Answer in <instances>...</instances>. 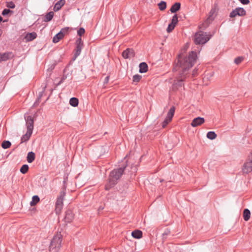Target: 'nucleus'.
I'll list each match as a JSON object with an SVG mask.
<instances>
[{
	"label": "nucleus",
	"instance_id": "nucleus-23",
	"mask_svg": "<svg viewBox=\"0 0 252 252\" xmlns=\"http://www.w3.org/2000/svg\"><path fill=\"white\" fill-rule=\"evenodd\" d=\"M83 46V45L76 44V48L75 49L74 54L75 58H77L79 55H80Z\"/></svg>",
	"mask_w": 252,
	"mask_h": 252
},
{
	"label": "nucleus",
	"instance_id": "nucleus-19",
	"mask_svg": "<svg viewBox=\"0 0 252 252\" xmlns=\"http://www.w3.org/2000/svg\"><path fill=\"white\" fill-rule=\"evenodd\" d=\"M132 236L136 239H140L142 237V232L139 230H135L132 232Z\"/></svg>",
	"mask_w": 252,
	"mask_h": 252
},
{
	"label": "nucleus",
	"instance_id": "nucleus-40",
	"mask_svg": "<svg viewBox=\"0 0 252 252\" xmlns=\"http://www.w3.org/2000/svg\"><path fill=\"white\" fill-rule=\"evenodd\" d=\"M7 6L11 8H14L15 6L14 3L12 2H10L8 3Z\"/></svg>",
	"mask_w": 252,
	"mask_h": 252
},
{
	"label": "nucleus",
	"instance_id": "nucleus-16",
	"mask_svg": "<svg viewBox=\"0 0 252 252\" xmlns=\"http://www.w3.org/2000/svg\"><path fill=\"white\" fill-rule=\"evenodd\" d=\"M32 133V131L27 130L26 133L22 136L21 143H22L28 141L31 137Z\"/></svg>",
	"mask_w": 252,
	"mask_h": 252
},
{
	"label": "nucleus",
	"instance_id": "nucleus-41",
	"mask_svg": "<svg viewBox=\"0 0 252 252\" xmlns=\"http://www.w3.org/2000/svg\"><path fill=\"white\" fill-rule=\"evenodd\" d=\"M109 76H107V77H105V78L104 79V84H107L108 82H109Z\"/></svg>",
	"mask_w": 252,
	"mask_h": 252
},
{
	"label": "nucleus",
	"instance_id": "nucleus-38",
	"mask_svg": "<svg viewBox=\"0 0 252 252\" xmlns=\"http://www.w3.org/2000/svg\"><path fill=\"white\" fill-rule=\"evenodd\" d=\"M76 44L83 45V42L81 37H79L77 39V40L76 41Z\"/></svg>",
	"mask_w": 252,
	"mask_h": 252
},
{
	"label": "nucleus",
	"instance_id": "nucleus-9",
	"mask_svg": "<svg viewBox=\"0 0 252 252\" xmlns=\"http://www.w3.org/2000/svg\"><path fill=\"white\" fill-rule=\"evenodd\" d=\"M246 11L242 7H238L233 10L230 13V18H234L236 16H245L246 15Z\"/></svg>",
	"mask_w": 252,
	"mask_h": 252
},
{
	"label": "nucleus",
	"instance_id": "nucleus-24",
	"mask_svg": "<svg viewBox=\"0 0 252 252\" xmlns=\"http://www.w3.org/2000/svg\"><path fill=\"white\" fill-rule=\"evenodd\" d=\"M250 216L251 212L250 210L248 209H244L243 212V218L244 220L245 221H248L250 219Z\"/></svg>",
	"mask_w": 252,
	"mask_h": 252
},
{
	"label": "nucleus",
	"instance_id": "nucleus-20",
	"mask_svg": "<svg viewBox=\"0 0 252 252\" xmlns=\"http://www.w3.org/2000/svg\"><path fill=\"white\" fill-rule=\"evenodd\" d=\"M35 158V154L32 152H30L28 154L27 160L29 163L33 162Z\"/></svg>",
	"mask_w": 252,
	"mask_h": 252
},
{
	"label": "nucleus",
	"instance_id": "nucleus-18",
	"mask_svg": "<svg viewBox=\"0 0 252 252\" xmlns=\"http://www.w3.org/2000/svg\"><path fill=\"white\" fill-rule=\"evenodd\" d=\"M65 0H60L58 1L54 7V10L55 11H57L59 10L61 7L64 4Z\"/></svg>",
	"mask_w": 252,
	"mask_h": 252
},
{
	"label": "nucleus",
	"instance_id": "nucleus-36",
	"mask_svg": "<svg viewBox=\"0 0 252 252\" xmlns=\"http://www.w3.org/2000/svg\"><path fill=\"white\" fill-rule=\"evenodd\" d=\"M10 12H12V11L9 10V9H4L2 12V14L3 15V16H5V15H7L8 13H9Z\"/></svg>",
	"mask_w": 252,
	"mask_h": 252
},
{
	"label": "nucleus",
	"instance_id": "nucleus-46",
	"mask_svg": "<svg viewBox=\"0 0 252 252\" xmlns=\"http://www.w3.org/2000/svg\"><path fill=\"white\" fill-rule=\"evenodd\" d=\"M2 18L1 16H0V22L2 21Z\"/></svg>",
	"mask_w": 252,
	"mask_h": 252
},
{
	"label": "nucleus",
	"instance_id": "nucleus-7",
	"mask_svg": "<svg viewBox=\"0 0 252 252\" xmlns=\"http://www.w3.org/2000/svg\"><path fill=\"white\" fill-rule=\"evenodd\" d=\"M252 171V151L242 167L244 173H249Z\"/></svg>",
	"mask_w": 252,
	"mask_h": 252
},
{
	"label": "nucleus",
	"instance_id": "nucleus-11",
	"mask_svg": "<svg viewBox=\"0 0 252 252\" xmlns=\"http://www.w3.org/2000/svg\"><path fill=\"white\" fill-rule=\"evenodd\" d=\"M122 56L125 59H130L135 56V53L132 49L127 48L122 53Z\"/></svg>",
	"mask_w": 252,
	"mask_h": 252
},
{
	"label": "nucleus",
	"instance_id": "nucleus-4",
	"mask_svg": "<svg viewBox=\"0 0 252 252\" xmlns=\"http://www.w3.org/2000/svg\"><path fill=\"white\" fill-rule=\"evenodd\" d=\"M211 35L206 32L199 31L195 33L194 37V42L196 44H204L211 38Z\"/></svg>",
	"mask_w": 252,
	"mask_h": 252
},
{
	"label": "nucleus",
	"instance_id": "nucleus-37",
	"mask_svg": "<svg viewBox=\"0 0 252 252\" xmlns=\"http://www.w3.org/2000/svg\"><path fill=\"white\" fill-rule=\"evenodd\" d=\"M171 21L173 22V23H175L176 24H177L178 22V16L177 14L174 15L172 18Z\"/></svg>",
	"mask_w": 252,
	"mask_h": 252
},
{
	"label": "nucleus",
	"instance_id": "nucleus-12",
	"mask_svg": "<svg viewBox=\"0 0 252 252\" xmlns=\"http://www.w3.org/2000/svg\"><path fill=\"white\" fill-rule=\"evenodd\" d=\"M14 55L12 52L0 53V62H4L13 57Z\"/></svg>",
	"mask_w": 252,
	"mask_h": 252
},
{
	"label": "nucleus",
	"instance_id": "nucleus-3",
	"mask_svg": "<svg viewBox=\"0 0 252 252\" xmlns=\"http://www.w3.org/2000/svg\"><path fill=\"white\" fill-rule=\"evenodd\" d=\"M62 241V236L61 233H58L55 235L50 245L49 251L50 252H59Z\"/></svg>",
	"mask_w": 252,
	"mask_h": 252
},
{
	"label": "nucleus",
	"instance_id": "nucleus-25",
	"mask_svg": "<svg viewBox=\"0 0 252 252\" xmlns=\"http://www.w3.org/2000/svg\"><path fill=\"white\" fill-rule=\"evenodd\" d=\"M54 13L53 11H50L47 13L45 16V19L44 20L45 22H49L52 20L54 16Z\"/></svg>",
	"mask_w": 252,
	"mask_h": 252
},
{
	"label": "nucleus",
	"instance_id": "nucleus-21",
	"mask_svg": "<svg viewBox=\"0 0 252 252\" xmlns=\"http://www.w3.org/2000/svg\"><path fill=\"white\" fill-rule=\"evenodd\" d=\"M148 70V65L145 63H140L139 64V72L140 73L146 72Z\"/></svg>",
	"mask_w": 252,
	"mask_h": 252
},
{
	"label": "nucleus",
	"instance_id": "nucleus-1",
	"mask_svg": "<svg viewBox=\"0 0 252 252\" xmlns=\"http://www.w3.org/2000/svg\"><path fill=\"white\" fill-rule=\"evenodd\" d=\"M197 59V54L195 52H190L188 56L184 57L179 55L177 63L174 68L175 71L181 72V75L187 74L186 72L194 64Z\"/></svg>",
	"mask_w": 252,
	"mask_h": 252
},
{
	"label": "nucleus",
	"instance_id": "nucleus-32",
	"mask_svg": "<svg viewBox=\"0 0 252 252\" xmlns=\"http://www.w3.org/2000/svg\"><path fill=\"white\" fill-rule=\"evenodd\" d=\"M141 78V76L139 75L136 74L133 76V81L134 82H138Z\"/></svg>",
	"mask_w": 252,
	"mask_h": 252
},
{
	"label": "nucleus",
	"instance_id": "nucleus-15",
	"mask_svg": "<svg viewBox=\"0 0 252 252\" xmlns=\"http://www.w3.org/2000/svg\"><path fill=\"white\" fill-rule=\"evenodd\" d=\"M74 219V214L72 210H68L66 212L64 217L65 221L67 222H70Z\"/></svg>",
	"mask_w": 252,
	"mask_h": 252
},
{
	"label": "nucleus",
	"instance_id": "nucleus-44",
	"mask_svg": "<svg viewBox=\"0 0 252 252\" xmlns=\"http://www.w3.org/2000/svg\"><path fill=\"white\" fill-rule=\"evenodd\" d=\"M196 71L194 70L193 71V75H195L196 74Z\"/></svg>",
	"mask_w": 252,
	"mask_h": 252
},
{
	"label": "nucleus",
	"instance_id": "nucleus-27",
	"mask_svg": "<svg viewBox=\"0 0 252 252\" xmlns=\"http://www.w3.org/2000/svg\"><path fill=\"white\" fill-rule=\"evenodd\" d=\"M69 104L73 107H76L78 105V99L76 97H72L70 99Z\"/></svg>",
	"mask_w": 252,
	"mask_h": 252
},
{
	"label": "nucleus",
	"instance_id": "nucleus-34",
	"mask_svg": "<svg viewBox=\"0 0 252 252\" xmlns=\"http://www.w3.org/2000/svg\"><path fill=\"white\" fill-rule=\"evenodd\" d=\"M85 30L83 28H80L77 31V34L79 36H82L85 33Z\"/></svg>",
	"mask_w": 252,
	"mask_h": 252
},
{
	"label": "nucleus",
	"instance_id": "nucleus-28",
	"mask_svg": "<svg viewBox=\"0 0 252 252\" xmlns=\"http://www.w3.org/2000/svg\"><path fill=\"white\" fill-rule=\"evenodd\" d=\"M207 137L211 140H213L217 137V134L214 131H209L207 134Z\"/></svg>",
	"mask_w": 252,
	"mask_h": 252
},
{
	"label": "nucleus",
	"instance_id": "nucleus-13",
	"mask_svg": "<svg viewBox=\"0 0 252 252\" xmlns=\"http://www.w3.org/2000/svg\"><path fill=\"white\" fill-rule=\"evenodd\" d=\"M205 122V120L202 117H197L194 118L191 123V126L192 127H196L203 124Z\"/></svg>",
	"mask_w": 252,
	"mask_h": 252
},
{
	"label": "nucleus",
	"instance_id": "nucleus-35",
	"mask_svg": "<svg viewBox=\"0 0 252 252\" xmlns=\"http://www.w3.org/2000/svg\"><path fill=\"white\" fill-rule=\"evenodd\" d=\"M174 28L175 27L174 26H173L170 24H169L167 28V30H166L167 32H171L173 31V30L174 29Z\"/></svg>",
	"mask_w": 252,
	"mask_h": 252
},
{
	"label": "nucleus",
	"instance_id": "nucleus-31",
	"mask_svg": "<svg viewBox=\"0 0 252 252\" xmlns=\"http://www.w3.org/2000/svg\"><path fill=\"white\" fill-rule=\"evenodd\" d=\"M29 169V166L27 164L23 165L21 169H20V172L23 174H26Z\"/></svg>",
	"mask_w": 252,
	"mask_h": 252
},
{
	"label": "nucleus",
	"instance_id": "nucleus-39",
	"mask_svg": "<svg viewBox=\"0 0 252 252\" xmlns=\"http://www.w3.org/2000/svg\"><path fill=\"white\" fill-rule=\"evenodd\" d=\"M243 4H248L250 3L249 0H239Z\"/></svg>",
	"mask_w": 252,
	"mask_h": 252
},
{
	"label": "nucleus",
	"instance_id": "nucleus-22",
	"mask_svg": "<svg viewBox=\"0 0 252 252\" xmlns=\"http://www.w3.org/2000/svg\"><path fill=\"white\" fill-rule=\"evenodd\" d=\"M181 7V4L179 2L175 3L171 7L170 11L172 13H175L178 11Z\"/></svg>",
	"mask_w": 252,
	"mask_h": 252
},
{
	"label": "nucleus",
	"instance_id": "nucleus-43",
	"mask_svg": "<svg viewBox=\"0 0 252 252\" xmlns=\"http://www.w3.org/2000/svg\"><path fill=\"white\" fill-rule=\"evenodd\" d=\"M170 24L171 25H172L173 26H174V27H175L177 24H176L175 23H173V22L171 21V23H170Z\"/></svg>",
	"mask_w": 252,
	"mask_h": 252
},
{
	"label": "nucleus",
	"instance_id": "nucleus-14",
	"mask_svg": "<svg viewBox=\"0 0 252 252\" xmlns=\"http://www.w3.org/2000/svg\"><path fill=\"white\" fill-rule=\"evenodd\" d=\"M27 130L32 131L33 128V119L31 116H29L26 118Z\"/></svg>",
	"mask_w": 252,
	"mask_h": 252
},
{
	"label": "nucleus",
	"instance_id": "nucleus-2",
	"mask_svg": "<svg viewBox=\"0 0 252 252\" xmlns=\"http://www.w3.org/2000/svg\"><path fill=\"white\" fill-rule=\"evenodd\" d=\"M126 166L121 167L113 170L110 174L109 177V182L105 185V189L109 190L116 184L117 181L119 179L122 175L123 174Z\"/></svg>",
	"mask_w": 252,
	"mask_h": 252
},
{
	"label": "nucleus",
	"instance_id": "nucleus-30",
	"mask_svg": "<svg viewBox=\"0 0 252 252\" xmlns=\"http://www.w3.org/2000/svg\"><path fill=\"white\" fill-rule=\"evenodd\" d=\"M159 9L161 10H164L166 8V3L163 1H161L158 4Z\"/></svg>",
	"mask_w": 252,
	"mask_h": 252
},
{
	"label": "nucleus",
	"instance_id": "nucleus-6",
	"mask_svg": "<svg viewBox=\"0 0 252 252\" xmlns=\"http://www.w3.org/2000/svg\"><path fill=\"white\" fill-rule=\"evenodd\" d=\"M65 194V192L62 191L60 192L59 196L57 198L55 208V211L57 214H59L63 208V201Z\"/></svg>",
	"mask_w": 252,
	"mask_h": 252
},
{
	"label": "nucleus",
	"instance_id": "nucleus-45",
	"mask_svg": "<svg viewBox=\"0 0 252 252\" xmlns=\"http://www.w3.org/2000/svg\"><path fill=\"white\" fill-rule=\"evenodd\" d=\"M38 101H39V100H38ZM38 102L36 101V102H35V103H34V105H35L38 104Z\"/></svg>",
	"mask_w": 252,
	"mask_h": 252
},
{
	"label": "nucleus",
	"instance_id": "nucleus-29",
	"mask_svg": "<svg viewBox=\"0 0 252 252\" xmlns=\"http://www.w3.org/2000/svg\"><path fill=\"white\" fill-rule=\"evenodd\" d=\"M11 142L9 141H4L2 142L1 147L2 148L5 149L9 148L11 146Z\"/></svg>",
	"mask_w": 252,
	"mask_h": 252
},
{
	"label": "nucleus",
	"instance_id": "nucleus-8",
	"mask_svg": "<svg viewBox=\"0 0 252 252\" xmlns=\"http://www.w3.org/2000/svg\"><path fill=\"white\" fill-rule=\"evenodd\" d=\"M175 111V107L172 106L169 110L165 119L162 124V127L165 128L166 126L172 121Z\"/></svg>",
	"mask_w": 252,
	"mask_h": 252
},
{
	"label": "nucleus",
	"instance_id": "nucleus-5",
	"mask_svg": "<svg viewBox=\"0 0 252 252\" xmlns=\"http://www.w3.org/2000/svg\"><path fill=\"white\" fill-rule=\"evenodd\" d=\"M217 11V6H215L210 10L209 13L208 17L204 21V22L199 26L200 29L204 30L206 29L210 23L214 19L215 15Z\"/></svg>",
	"mask_w": 252,
	"mask_h": 252
},
{
	"label": "nucleus",
	"instance_id": "nucleus-33",
	"mask_svg": "<svg viewBox=\"0 0 252 252\" xmlns=\"http://www.w3.org/2000/svg\"><path fill=\"white\" fill-rule=\"evenodd\" d=\"M244 58L242 57H238L237 58H236L235 60H234V62L236 64H239V63H240L243 60Z\"/></svg>",
	"mask_w": 252,
	"mask_h": 252
},
{
	"label": "nucleus",
	"instance_id": "nucleus-42",
	"mask_svg": "<svg viewBox=\"0 0 252 252\" xmlns=\"http://www.w3.org/2000/svg\"><path fill=\"white\" fill-rule=\"evenodd\" d=\"M184 81V79L181 78L179 81V85L181 86V82Z\"/></svg>",
	"mask_w": 252,
	"mask_h": 252
},
{
	"label": "nucleus",
	"instance_id": "nucleus-17",
	"mask_svg": "<svg viewBox=\"0 0 252 252\" xmlns=\"http://www.w3.org/2000/svg\"><path fill=\"white\" fill-rule=\"evenodd\" d=\"M36 36V33L34 32H32L31 33H27L25 36V39L27 41H30L34 39Z\"/></svg>",
	"mask_w": 252,
	"mask_h": 252
},
{
	"label": "nucleus",
	"instance_id": "nucleus-10",
	"mask_svg": "<svg viewBox=\"0 0 252 252\" xmlns=\"http://www.w3.org/2000/svg\"><path fill=\"white\" fill-rule=\"evenodd\" d=\"M68 29V28L62 29L61 31L53 37V42L55 43L58 42L63 37L65 34L67 32Z\"/></svg>",
	"mask_w": 252,
	"mask_h": 252
},
{
	"label": "nucleus",
	"instance_id": "nucleus-26",
	"mask_svg": "<svg viewBox=\"0 0 252 252\" xmlns=\"http://www.w3.org/2000/svg\"><path fill=\"white\" fill-rule=\"evenodd\" d=\"M40 200L39 197L37 195H34L32 198V200L30 202L31 206L35 205Z\"/></svg>",
	"mask_w": 252,
	"mask_h": 252
}]
</instances>
